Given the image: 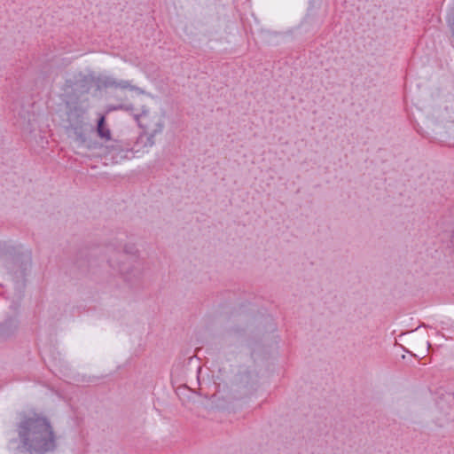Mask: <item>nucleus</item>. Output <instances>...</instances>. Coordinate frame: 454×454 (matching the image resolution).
Wrapping results in <instances>:
<instances>
[{
	"mask_svg": "<svg viewBox=\"0 0 454 454\" xmlns=\"http://www.w3.org/2000/svg\"><path fill=\"white\" fill-rule=\"evenodd\" d=\"M20 435L26 444L40 453L51 450L55 446L51 427L44 418L35 417L22 421Z\"/></svg>",
	"mask_w": 454,
	"mask_h": 454,
	"instance_id": "nucleus-1",
	"label": "nucleus"
},
{
	"mask_svg": "<svg viewBox=\"0 0 454 454\" xmlns=\"http://www.w3.org/2000/svg\"><path fill=\"white\" fill-rule=\"evenodd\" d=\"M98 136L108 141L111 139V131L110 129L105 125V117L102 116L99 121H98Z\"/></svg>",
	"mask_w": 454,
	"mask_h": 454,
	"instance_id": "nucleus-2",
	"label": "nucleus"
}]
</instances>
